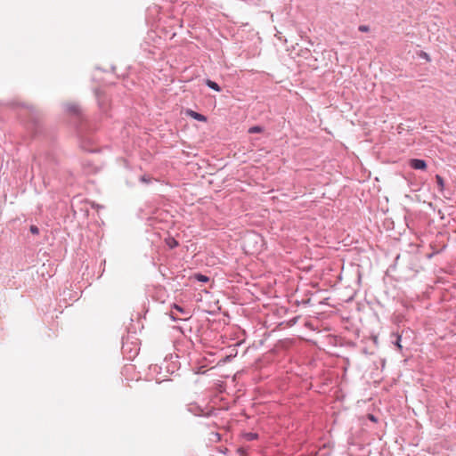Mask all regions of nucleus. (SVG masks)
I'll list each match as a JSON object with an SVG mask.
<instances>
[{"label":"nucleus","mask_w":456,"mask_h":456,"mask_svg":"<svg viewBox=\"0 0 456 456\" xmlns=\"http://www.w3.org/2000/svg\"><path fill=\"white\" fill-rule=\"evenodd\" d=\"M187 409L195 416L210 417L216 414V407L209 401H192L187 404Z\"/></svg>","instance_id":"obj_1"},{"label":"nucleus","mask_w":456,"mask_h":456,"mask_svg":"<svg viewBox=\"0 0 456 456\" xmlns=\"http://www.w3.org/2000/svg\"><path fill=\"white\" fill-rule=\"evenodd\" d=\"M174 310L171 311L170 317L174 320H187L188 313L181 306L174 305Z\"/></svg>","instance_id":"obj_2"},{"label":"nucleus","mask_w":456,"mask_h":456,"mask_svg":"<svg viewBox=\"0 0 456 456\" xmlns=\"http://www.w3.org/2000/svg\"><path fill=\"white\" fill-rule=\"evenodd\" d=\"M95 96L97 98L100 109L102 111H106L108 107H109V99H108V97L101 90H96L95 91Z\"/></svg>","instance_id":"obj_3"},{"label":"nucleus","mask_w":456,"mask_h":456,"mask_svg":"<svg viewBox=\"0 0 456 456\" xmlns=\"http://www.w3.org/2000/svg\"><path fill=\"white\" fill-rule=\"evenodd\" d=\"M409 165L411 168L416 170H426L427 163L423 159H411L409 161Z\"/></svg>","instance_id":"obj_4"},{"label":"nucleus","mask_w":456,"mask_h":456,"mask_svg":"<svg viewBox=\"0 0 456 456\" xmlns=\"http://www.w3.org/2000/svg\"><path fill=\"white\" fill-rule=\"evenodd\" d=\"M186 115L192 118L195 120L201 121V122H207L208 118L206 116L196 112L192 110H186Z\"/></svg>","instance_id":"obj_5"},{"label":"nucleus","mask_w":456,"mask_h":456,"mask_svg":"<svg viewBox=\"0 0 456 456\" xmlns=\"http://www.w3.org/2000/svg\"><path fill=\"white\" fill-rule=\"evenodd\" d=\"M205 84L211 89L216 91V92H221V87L219 86V85L217 83H216L215 81H212L210 79H207L205 81Z\"/></svg>","instance_id":"obj_6"},{"label":"nucleus","mask_w":456,"mask_h":456,"mask_svg":"<svg viewBox=\"0 0 456 456\" xmlns=\"http://www.w3.org/2000/svg\"><path fill=\"white\" fill-rule=\"evenodd\" d=\"M67 110L72 114H75V115H79L80 113V110H79V107L78 105L75 104V103H72V104H69L67 106Z\"/></svg>","instance_id":"obj_7"},{"label":"nucleus","mask_w":456,"mask_h":456,"mask_svg":"<svg viewBox=\"0 0 456 456\" xmlns=\"http://www.w3.org/2000/svg\"><path fill=\"white\" fill-rule=\"evenodd\" d=\"M436 182L437 184V188L439 191H443L444 190V180L440 175H436Z\"/></svg>","instance_id":"obj_8"},{"label":"nucleus","mask_w":456,"mask_h":456,"mask_svg":"<svg viewBox=\"0 0 456 456\" xmlns=\"http://www.w3.org/2000/svg\"><path fill=\"white\" fill-rule=\"evenodd\" d=\"M243 437L247 441H253L258 438V434L254 432H248L243 435Z\"/></svg>","instance_id":"obj_9"},{"label":"nucleus","mask_w":456,"mask_h":456,"mask_svg":"<svg viewBox=\"0 0 456 456\" xmlns=\"http://www.w3.org/2000/svg\"><path fill=\"white\" fill-rule=\"evenodd\" d=\"M264 131V128L259 126H254L249 127L248 133L249 134H256V133H262Z\"/></svg>","instance_id":"obj_10"},{"label":"nucleus","mask_w":456,"mask_h":456,"mask_svg":"<svg viewBox=\"0 0 456 456\" xmlns=\"http://www.w3.org/2000/svg\"><path fill=\"white\" fill-rule=\"evenodd\" d=\"M149 369H150L151 374H154V373L159 374V373H160L161 367L157 364H154V365H151Z\"/></svg>","instance_id":"obj_11"},{"label":"nucleus","mask_w":456,"mask_h":456,"mask_svg":"<svg viewBox=\"0 0 456 456\" xmlns=\"http://www.w3.org/2000/svg\"><path fill=\"white\" fill-rule=\"evenodd\" d=\"M140 181L144 183H150L152 181V178L149 175H144L140 177Z\"/></svg>","instance_id":"obj_12"},{"label":"nucleus","mask_w":456,"mask_h":456,"mask_svg":"<svg viewBox=\"0 0 456 456\" xmlns=\"http://www.w3.org/2000/svg\"><path fill=\"white\" fill-rule=\"evenodd\" d=\"M196 279L199 281H202V282H207L208 281L209 278L206 275H203V274H197L196 275Z\"/></svg>","instance_id":"obj_13"},{"label":"nucleus","mask_w":456,"mask_h":456,"mask_svg":"<svg viewBox=\"0 0 456 456\" xmlns=\"http://www.w3.org/2000/svg\"><path fill=\"white\" fill-rule=\"evenodd\" d=\"M366 417H367V419H368L369 420H370L371 422H374V423H377V422H378V418H377L374 414H372V413H368V414L366 415Z\"/></svg>","instance_id":"obj_14"},{"label":"nucleus","mask_w":456,"mask_h":456,"mask_svg":"<svg viewBox=\"0 0 456 456\" xmlns=\"http://www.w3.org/2000/svg\"><path fill=\"white\" fill-rule=\"evenodd\" d=\"M395 336L396 337L395 346L398 347L399 350H401L402 349V346H401L400 342H401V338L402 337L399 334H395Z\"/></svg>","instance_id":"obj_15"},{"label":"nucleus","mask_w":456,"mask_h":456,"mask_svg":"<svg viewBox=\"0 0 456 456\" xmlns=\"http://www.w3.org/2000/svg\"><path fill=\"white\" fill-rule=\"evenodd\" d=\"M358 29L361 32H368L370 30V28L366 25H360Z\"/></svg>","instance_id":"obj_16"},{"label":"nucleus","mask_w":456,"mask_h":456,"mask_svg":"<svg viewBox=\"0 0 456 456\" xmlns=\"http://www.w3.org/2000/svg\"><path fill=\"white\" fill-rule=\"evenodd\" d=\"M29 230H30V232L33 234H38L39 233V229L36 225H31Z\"/></svg>","instance_id":"obj_17"},{"label":"nucleus","mask_w":456,"mask_h":456,"mask_svg":"<svg viewBox=\"0 0 456 456\" xmlns=\"http://www.w3.org/2000/svg\"><path fill=\"white\" fill-rule=\"evenodd\" d=\"M237 452L240 454V456H244L246 454V450L243 447L238 448Z\"/></svg>","instance_id":"obj_18"},{"label":"nucleus","mask_w":456,"mask_h":456,"mask_svg":"<svg viewBox=\"0 0 456 456\" xmlns=\"http://www.w3.org/2000/svg\"><path fill=\"white\" fill-rule=\"evenodd\" d=\"M167 375H164L163 377H159V378L156 377L155 379H156L157 383H160L164 380H167Z\"/></svg>","instance_id":"obj_19"},{"label":"nucleus","mask_w":456,"mask_h":456,"mask_svg":"<svg viewBox=\"0 0 456 456\" xmlns=\"http://www.w3.org/2000/svg\"><path fill=\"white\" fill-rule=\"evenodd\" d=\"M168 245L170 248H175L178 245V242L175 240L172 239V241L168 243Z\"/></svg>","instance_id":"obj_20"},{"label":"nucleus","mask_w":456,"mask_h":456,"mask_svg":"<svg viewBox=\"0 0 456 456\" xmlns=\"http://www.w3.org/2000/svg\"><path fill=\"white\" fill-rule=\"evenodd\" d=\"M214 436L216 437V440L219 441L221 439V436L218 433H215Z\"/></svg>","instance_id":"obj_21"}]
</instances>
